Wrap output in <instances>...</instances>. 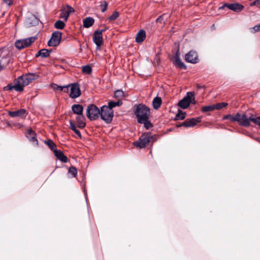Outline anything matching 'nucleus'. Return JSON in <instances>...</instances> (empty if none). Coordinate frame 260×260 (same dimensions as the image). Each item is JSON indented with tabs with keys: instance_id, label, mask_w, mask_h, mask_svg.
Instances as JSON below:
<instances>
[{
	"instance_id": "15",
	"label": "nucleus",
	"mask_w": 260,
	"mask_h": 260,
	"mask_svg": "<svg viewBox=\"0 0 260 260\" xmlns=\"http://www.w3.org/2000/svg\"><path fill=\"white\" fill-rule=\"evenodd\" d=\"M93 41L97 47H100L103 44L102 30H95L93 35Z\"/></svg>"
},
{
	"instance_id": "22",
	"label": "nucleus",
	"mask_w": 260,
	"mask_h": 260,
	"mask_svg": "<svg viewBox=\"0 0 260 260\" xmlns=\"http://www.w3.org/2000/svg\"><path fill=\"white\" fill-rule=\"evenodd\" d=\"M71 109L73 113L77 115L83 114V107L81 105L74 104L72 105Z\"/></svg>"
},
{
	"instance_id": "1",
	"label": "nucleus",
	"mask_w": 260,
	"mask_h": 260,
	"mask_svg": "<svg viewBox=\"0 0 260 260\" xmlns=\"http://www.w3.org/2000/svg\"><path fill=\"white\" fill-rule=\"evenodd\" d=\"M134 112L137 118L138 122L143 124L147 129L153 126L149 120L150 114L149 108L143 104H139L134 106Z\"/></svg>"
},
{
	"instance_id": "36",
	"label": "nucleus",
	"mask_w": 260,
	"mask_h": 260,
	"mask_svg": "<svg viewBox=\"0 0 260 260\" xmlns=\"http://www.w3.org/2000/svg\"><path fill=\"white\" fill-rule=\"evenodd\" d=\"M214 110H215L214 105L204 106L202 108V109L203 112H210Z\"/></svg>"
},
{
	"instance_id": "45",
	"label": "nucleus",
	"mask_w": 260,
	"mask_h": 260,
	"mask_svg": "<svg viewBox=\"0 0 260 260\" xmlns=\"http://www.w3.org/2000/svg\"><path fill=\"white\" fill-rule=\"evenodd\" d=\"M204 86H201V85H197V88L198 89L202 88H204Z\"/></svg>"
},
{
	"instance_id": "25",
	"label": "nucleus",
	"mask_w": 260,
	"mask_h": 260,
	"mask_svg": "<svg viewBox=\"0 0 260 260\" xmlns=\"http://www.w3.org/2000/svg\"><path fill=\"white\" fill-rule=\"evenodd\" d=\"M94 20L93 18L88 17L83 20V26L86 28H89L94 24Z\"/></svg>"
},
{
	"instance_id": "29",
	"label": "nucleus",
	"mask_w": 260,
	"mask_h": 260,
	"mask_svg": "<svg viewBox=\"0 0 260 260\" xmlns=\"http://www.w3.org/2000/svg\"><path fill=\"white\" fill-rule=\"evenodd\" d=\"M228 119L231 122H236L237 120V113L235 115L233 114H228L226 115H224L222 117V120H225Z\"/></svg>"
},
{
	"instance_id": "42",
	"label": "nucleus",
	"mask_w": 260,
	"mask_h": 260,
	"mask_svg": "<svg viewBox=\"0 0 260 260\" xmlns=\"http://www.w3.org/2000/svg\"><path fill=\"white\" fill-rule=\"evenodd\" d=\"M5 3L8 6H11L13 4V0H4Z\"/></svg>"
},
{
	"instance_id": "16",
	"label": "nucleus",
	"mask_w": 260,
	"mask_h": 260,
	"mask_svg": "<svg viewBox=\"0 0 260 260\" xmlns=\"http://www.w3.org/2000/svg\"><path fill=\"white\" fill-rule=\"evenodd\" d=\"M14 82V85L8 84L4 88V89L5 90L11 91L14 89L16 91H22L23 90V88H22V86L20 85V83L18 81L17 78L15 79Z\"/></svg>"
},
{
	"instance_id": "24",
	"label": "nucleus",
	"mask_w": 260,
	"mask_h": 260,
	"mask_svg": "<svg viewBox=\"0 0 260 260\" xmlns=\"http://www.w3.org/2000/svg\"><path fill=\"white\" fill-rule=\"evenodd\" d=\"M26 110L23 109H21L19 110L15 111H9V115L12 117H15L17 116H21L25 114Z\"/></svg>"
},
{
	"instance_id": "47",
	"label": "nucleus",
	"mask_w": 260,
	"mask_h": 260,
	"mask_svg": "<svg viewBox=\"0 0 260 260\" xmlns=\"http://www.w3.org/2000/svg\"><path fill=\"white\" fill-rule=\"evenodd\" d=\"M256 140H257L258 142H259V139H258V138H257V139H256Z\"/></svg>"
},
{
	"instance_id": "19",
	"label": "nucleus",
	"mask_w": 260,
	"mask_h": 260,
	"mask_svg": "<svg viewBox=\"0 0 260 260\" xmlns=\"http://www.w3.org/2000/svg\"><path fill=\"white\" fill-rule=\"evenodd\" d=\"M174 64L179 69H186V66L181 61L179 56V52L178 51L174 56Z\"/></svg>"
},
{
	"instance_id": "35",
	"label": "nucleus",
	"mask_w": 260,
	"mask_h": 260,
	"mask_svg": "<svg viewBox=\"0 0 260 260\" xmlns=\"http://www.w3.org/2000/svg\"><path fill=\"white\" fill-rule=\"evenodd\" d=\"M108 4L106 1H101L100 2V8L102 12H105L108 8Z\"/></svg>"
},
{
	"instance_id": "13",
	"label": "nucleus",
	"mask_w": 260,
	"mask_h": 260,
	"mask_svg": "<svg viewBox=\"0 0 260 260\" xmlns=\"http://www.w3.org/2000/svg\"><path fill=\"white\" fill-rule=\"evenodd\" d=\"M185 59L186 61L191 63H196L199 61L198 53L194 51H190L185 55Z\"/></svg>"
},
{
	"instance_id": "39",
	"label": "nucleus",
	"mask_w": 260,
	"mask_h": 260,
	"mask_svg": "<svg viewBox=\"0 0 260 260\" xmlns=\"http://www.w3.org/2000/svg\"><path fill=\"white\" fill-rule=\"evenodd\" d=\"M69 173L71 174L74 177H76L77 175V170L75 167H71L69 169Z\"/></svg>"
},
{
	"instance_id": "38",
	"label": "nucleus",
	"mask_w": 260,
	"mask_h": 260,
	"mask_svg": "<svg viewBox=\"0 0 260 260\" xmlns=\"http://www.w3.org/2000/svg\"><path fill=\"white\" fill-rule=\"evenodd\" d=\"M119 16V13L117 11H114L112 14L109 17L110 21H114Z\"/></svg>"
},
{
	"instance_id": "40",
	"label": "nucleus",
	"mask_w": 260,
	"mask_h": 260,
	"mask_svg": "<svg viewBox=\"0 0 260 260\" xmlns=\"http://www.w3.org/2000/svg\"><path fill=\"white\" fill-rule=\"evenodd\" d=\"M260 30V24L255 25L254 27L249 28V31L251 33L254 34Z\"/></svg>"
},
{
	"instance_id": "26",
	"label": "nucleus",
	"mask_w": 260,
	"mask_h": 260,
	"mask_svg": "<svg viewBox=\"0 0 260 260\" xmlns=\"http://www.w3.org/2000/svg\"><path fill=\"white\" fill-rule=\"evenodd\" d=\"M69 122L70 124V128H71V129H72L73 131L75 132V133L77 135L78 138L81 139V134L80 132L77 129L74 122L72 120H70Z\"/></svg>"
},
{
	"instance_id": "41",
	"label": "nucleus",
	"mask_w": 260,
	"mask_h": 260,
	"mask_svg": "<svg viewBox=\"0 0 260 260\" xmlns=\"http://www.w3.org/2000/svg\"><path fill=\"white\" fill-rule=\"evenodd\" d=\"M124 96V92L122 90H117L114 92L115 98H122Z\"/></svg>"
},
{
	"instance_id": "2",
	"label": "nucleus",
	"mask_w": 260,
	"mask_h": 260,
	"mask_svg": "<svg viewBox=\"0 0 260 260\" xmlns=\"http://www.w3.org/2000/svg\"><path fill=\"white\" fill-rule=\"evenodd\" d=\"M240 125L247 127L250 125L251 122L260 126V117H256L253 115L248 116L245 113H237V120Z\"/></svg>"
},
{
	"instance_id": "21",
	"label": "nucleus",
	"mask_w": 260,
	"mask_h": 260,
	"mask_svg": "<svg viewBox=\"0 0 260 260\" xmlns=\"http://www.w3.org/2000/svg\"><path fill=\"white\" fill-rule=\"evenodd\" d=\"M54 155L62 162H67L68 161V157L60 150H54Z\"/></svg>"
},
{
	"instance_id": "46",
	"label": "nucleus",
	"mask_w": 260,
	"mask_h": 260,
	"mask_svg": "<svg viewBox=\"0 0 260 260\" xmlns=\"http://www.w3.org/2000/svg\"><path fill=\"white\" fill-rule=\"evenodd\" d=\"M3 69V67L0 63V71Z\"/></svg>"
},
{
	"instance_id": "32",
	"label": "nucleus",
	"mask_w": 260,
	"mask_h": 260,
	"mask_svg": "<svg viewBox=\"0 0 260 260\" xmlns=\"http://www.w3.org/2000/svg\"><path fill=\"white\" fill-rule=\"evenodd\" d=\"M186 113L179 110L178 113L176 115L175 120H183L185 118Z\"/></svg>"
},
{
	"instance_id": "4",
	"label": "nucleus",
	"mask_w": 260,
	"mask_h": 260,
	"mask_svg": "<svg viewBox=\"0 0 260 260\" xmlns=\"http://www.w3.org/2000/svg\"><path fill=\"white\" fill-rule=\"evenodd\" d=\"M38 78L39 75L37 74L28 73L21 76H19L17 78V79L19 83H20V85L22 86V88L24 89V86L28 85Z\"/></svg>"
},
{
	"instance_id": "10",
	"label": "nucleus",
	"mask_w": 260,
	"mask_h": 260,
	"mask_svg": "<svg viewBox=\"0 0 260 260\" xmlns=\"http://www.w3.org/2000/svg\"><path fill=\"white\" fill-rule=\"evenodd\" d=\"M59 17L65 21H67L70 15L75 11L73 8L69 5L62 6L60 9Z\"/></svg>"
},
{
	"instance_id": "8",
	"label": "nucleus",
	"mask_w": 260,
	"mask_h": 260,
	"mask_svg": "<svg viewBox=\"0 0 260 260\" xmlns=\"http://www.w3.org/2000/svg\"><path fill=\"white\" fill-rule=\"evenodd\" d=\"M36 38L30 37L23 40H17L15 42V47L19 50H21L24 48L29 46L35 42Z\"/></svg>"
},
{
	"instance_id": "7",
	"label": "nucleus",
	"mask_w": 260,
	"mask_h": 260,
	"mask_svg": "<svg viewBox=\"0 0 260 260\" xmlns=\"http://www.w3.org/2000/svg\"><path fill=\"white\" fill-rule=\"evenodd\" d=\"M190 103L196 104V101L194 98V93L193 92H188L186 95L178 104V106L182 109H186Z\"/></svg>"
},
{
	"instance_id": "31",
	"label": "nucleus",
	"mask_w": 260,
	"mask_h": 260,
	"mask_svg": "<svg viewBox=\"0 0 260 260\" xmlns=\"http://www.w3.org/2000/svg\"><path fill=\"white\" fill-rule=\"evenodd\" d=\"M45 143L49 147V148L54 152V150H56V145L55 143L50 139L47 140L45 141Z\"/></svg>"
},
{
	"instance_id": "9",
	"label": "nucleus",
	"mask_w": 260,
	"mask_h": 260,
	"mask_svg": "<svg viewBox=\"0 0 260 260\" xmlns=\"http://www.w3.org/2000/svg\"><path fill=\"white\" fill-rule=\"evenodd\" d=\"M62 33L59 31H56L52 33L50 39L48 42L49 46L56 47L58 46L61 41Z\"/></svg>"
},
{
	"instance_id": "37",
	"label": "nucleus",
	"mask_w": 260,
	"mask_h": 260,
	"mask_svg": "<svg viewBox=\"0 0 260 260\" xmlns=\"http://www.w3.org/2000/svg\"><path fill=\"white\" fill-rule=\"evenodd\" d=\"M82 72L87 74H90L92 72L91 67L89 65H86L82 67Z\"/></svg>"
},
{
	"instance_id": "17",
	"label": "nucleus",
	"mask_w": 260,
	"mask_h": 260,
	"mask_svg": "<svg viewBox=\"0 0 260 260\" xmlns=\"http://www.w3.org/2000/svg\"><path fill=\"white\" fill-rule=\"evenodd\" d=\"M25 136L27 139H28L31 142L35 143L36 145H38V141L36 139V134L31 128L27 130Z\"/></svg>"
},
{
	"instance_id": "3",
	"label": "nucleus",
	"mask_w": 260,
	"mask_h": 260,
	"mask_svg": "<svg viewBox=\"0 0 260 260\" xmlns=\"http://www.w3.org/2000/svg\"><path fill=\"white\" fill-rule=\"evenodd\" d=\"M156 141L155 135H152L150 133L143 134L135 143V145L139 148H143L146 147L149 144L152 145Z\"/></svg>"
},
{
	"instance_id": "5",
	"label": "nucleus",
	"mask_w": 260,
	"mask_h": 260,
	"mask_svg": "<svg viewBox=\"0 0 260 260\" xmlns=\"http://www.w3.org/2000/svg\"><path fill=\"white\" fill-rule=\"evenodd\" d=\"M100 116L102 120L106 123H109L113 119L114 116L113 110L107 106H103L101 108Z\"/></svg>"
},
{
	"instance_id": "11",
	"label": "nucleus",
	"mask_w": 260,
	"mask_h": 260,
	"mask_svg": "<svg viewBox=\"0 0 260 260\" xmlns=\"http://www.w3.org/2000/svg\"><path fill=\"white\" fill-rule=\"evenodd\" d=\"M201 121L200 117L187 119L184 122L177 125V127L184 126L185 127H193Z\"/></svg>"
},
{
	"instance_id": "28",
	"label": "nucleus",
	"mask_w": 260,
	"mask_h": 260,
	"mask_svg": "<svg viewBox=\"0 0 260 260\" xmlns=\"http://www.w3.org/2000/svg\"><path fill=\"white\" fill-rule=\"evenodd\" d=\"M162 103V100L161 98L156 96L152 101V106L154 109H158L161 106Z\"/></svg>"
},
{
	"instance_id": "6",
	"label": "nucleus",
	"mask_w": 260,
	"mask_h": 260,
	"mask_svg": "<svg viewBox=\"0 0 260 260\" xmlns=\"http://www.w3.org/2000/svg\"><path fill=\"white\" fill-rule=\"evenodd\" d=\"M100 114V110L94 104L89 105L86 109V116L91 121L96 120Z\"/></svg>"
},
{
	"instance_id": "14",
	"label": "nucleus",
	"mask_w": 260,
	"mask_h": 260,
	"mask_svg": "<svg viewBox=\"0 0 260 260\" xmlns=\"http://www.w3.org/2000/svg\"><path fill=\"white\" fill-rule=\"evenodd\" d=\"M224 7H227L229 9L233 10L235 12H238L241 11L243 8L244 6L238 3H234V4H225L224 5L219 7V9H223Z\"/></svg>"
},
{
	"instance_id": "30",
	"label": "nucleus",
	"mask_w": 260,
	"mask_h": 260,
	"mask_svg": "<svg viewBox=\"0 0 260 260\" xmlns=\"http://www.w3.org/2000/svg\"><path fill=\"white\" fill-rule=\"evenodd\" d=\"M122 104V102L120 100H118L117 102L110 101L108 102V107H109L111 110L116 106H120Z\"/></svg>"
},
{
	"instance_id": "18",
	"label": "nucleus",
	"mask_w": 260,
	"mask_h": 260,
	"mask_svg": "<svg viewBox=\"0 0 260 260\" xmlns=\"http://www.w3.org/2000/svg\"><path fill=\"white\" fill-rule=\"evenodd\" d=\"M85 120V118L83 114L77 115L76 117V123L77 126L81 128H84L86 125Z\"/></svg>"
},
{
	"instance_id": "43",
	"label": "nucleus",
	"mask_w": 260,
	"mask_h": 260,
	"mask_svg": "<svg viewBox=\"0 0 260 260\" xmlns=\"http://www.w3.org/2000/svg\"><path fill=\"white\" fill-rule=\"evenodd\" d=\"M259 0H256L254 2H252L251 4H250V6H255V5H259Z\"/></svg>"
},
{
	"instance_id": "34",
	"label": "nucleus",
	"mask_w": 260,
	"mask_h": 260,
	"mask_svg": "<svg viewBox=\"0 0 260 260\" xmlns=\"http://www.w3.org/2000/svg\"><path fill=\"white\" fill-rule=\"evenodd\" d=\"M228 105V104L226 103H218L216 104H214V109L215 110H220L221 109L226 107Z\"/></svg>"
},
{
	"instance_id": "23",
	"label": "nucleus",
	"mask_w": 260,
	"mask_h": 260,
	"mask_svg": "<svg viewBox=\"0 0 260 260\" xmlns=\"http://www.w3.org/2000/svg\"><path fill=\"white\" fill-rule=\"evenodd\" d=\"M146 38V32L144 30H140L137 34L136 42L140 43L144 41Z\"/></svg>"
},
{
	"instance_id": "33",
	"label": "nucleus",
	"mask_w": 260,
	"mask_h": 260,
	"mask_svg": "<svg viewBox=\"0 0 260 260\" xmlns=\"http://www.w3.org/2000/svg\"><path fill=\"white\" fill-rule=\"evenodd\" d=\"M65 23L61 21V20H57L56 21L55 23H54V27L56 28V29H63L64 26H65Z\"/></svg>"
},
{
	"instance_id": "20",
	"label": "nucleus",
	"mask_w": 260,
	"mask_h": 260,
	"mask_svg": "<svg viewBox=\"0 0 260 260\" xmlns=\"http://www.w3.org/2000/svg\"><path fill=\"white\" fill-rule=\"evenodd\" d=\"M51 86L55 91L59 90L60 91H63L64 92H68L69 91L70 85H68L66 86H59L56 84L52 83L51 84Z\"/></svg>"
},
{
	"instance_id": "12",
	"label": "nucleus",
	"mask_w": 260,
	"mask_h": 260,
	"mask_svg": "<svg viewBox=\"0 0 260 260\" xmlns=\"http://www.w3.org/2000/svg\"><path fill=\"white\" fill-rule=\"evenodd\" d=\"M70 85V96L72 99H75L79 97L81 94V91L79 85L77 83L69 84Z\"/></svg>"
},
{
	"instance_id": "27",
	"label": "nucleus",
	"mask_w": 260,
	"mask_h": 260,
	"mask_svg": "<svg viewBox=\"0 0 260 260\" xmlns=\"http://www.w3.org/2000/svg\"><path fill=\"white\" fill-rule=\"evenodd\" d=\"M50 51L48 49H43L39 51L36 54V57H38L39 56L45 58L47 57L50 55Z\"/></svg>"
},
{
	"instance_id": "44",
	"label": "nucleus",
	"mask_w": 260,
	"mask_h": 260,
	"mask_svg": "<svg viewBox=\"0 0 260 260\" xmlns=\"http://www.w3.org/2000/svg\"><path fill=\"white\" fill-rule=\"evenodd\" d=\"M108 29V27H105L104 29H98V30H102V33L104 31H105L107 29Z\"/></svg>"
}]
</instances>
